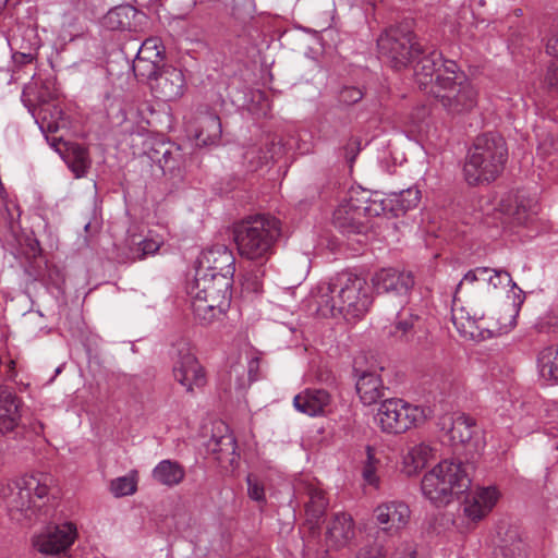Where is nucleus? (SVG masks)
<instances>
[{"label":"nucleus","instance_id":"28","mask_svg":"<svg viewBox=\"0 0 558 558\" xmlns=\"http://www.w3.org/2000/svg\"><path fill=\"white\" fill-rule=\"evenodd\" d=\"M151 477L160 485L173 487L184 480L185 470L178 461L166 459L153 469Z\"/></svg>","mask_w":558,"mask_h":558},{"label":"nucleus","instance_id":"55","mask_svg":"<svg viewBox=\"0 0 558 558\" xmlns=\"http://www.w3.org/2000/svg\"><path fill=\"white\" fill-rule=\"evenodd\" d=\"M343 150L347 160L352 163L360 151V142L356 138L350 140Z\"/></svg>","mask_w":558,"mask_h":558},{"label":"nucleus","instance_id":"39","mask_svg":"<svg viewBox=\"0 0 558 558\" xmlns=\"http://www.w3.org/2000/svg\"><path fill=\"white\" fill-rule=\"evenodd\" d=\"M159 64L160 62L158 61L144 59L135 56V59L133 60L132 64V70L140 81H147L150 84L154 82L156 75H158V72L161 69Z\"/></svg>","mask_w":558,"mask_h":558},{"label":"nucleus","instance_id":"50","mask_svg":"<svg viewBox=\"0 0 558 558\" xmlns=\"http://www.w3.org/2000/svg\"><path fill=\"white\" fill-rule=\"evenodd\" d=\"M386 557V550L384 545L378 542L377 539H374L373 542H369L362 547L359 548V550L355 554V558H385Z\"/></svg>","mask_w":558,"mask_h":558},{"label":"nucleus","instance_id":"15","mask_svg":"<svg viewBox=\"0 0 558 558\" xmlns=\"http://www.w3.org/2000/svg\"><path fill=\"white\" fill-rule=\"evenodd\" d=\"M373 287L377 294H392L405 298L414 287V278L411 272L399 271L395 268H383L372 278Z\"/></svg>","mask_w":558,"mask_h":558},{"label":"nucleus","instance_id":"1","mask_svg":"<svg viewBox=\"0 0 558 558\" xmlns=\"http://www.w3.org/2000/svg\"><path fill=\"white\" fill-rule=\"evenodd\" d=\"M312 301L319 316H343L350 320L364 316L373 303V298L365 278L341 272L328 282L318 283L312 292Z\"/></svg>","mask_w":558,"mask_h":558},{"label":"nucleus","instance_id":"20","mask_svg":"<svg viewBox=\"0 0 558 558\" xmlns=\"http://www.w3.org/2000/svg\"><path fill=\"white\" fill-rule=\"evenodd\" d=\"M499 492L494 486L482 487L464 501L463 512L471 521L477 522L486 517L496 506Z\"/></svg>","mask_w":558,"mask_h":558},{"label":"nucleus","instance_id":"24","mask_svg":"<svg viewBox=\"0 0 558 558\" xmlns=\"http://www.w3.org/2000/svg\"><path fill=\"white\" fill-rule=\"evenodd\" d=\"M355 373L357 377L356 391L365 405H372L384 397L383 380L375 372L363 371L359 373V369L355 368Z\"/></svg>","mask_w":558,"mask_h":558},{"label":"nucleus","instance_id":"57","mask_svg":"<svg viewBox=\"0 0 558 558\" xmlns=\"http://www.w3.org/2000/svg\"><path fill=\"white\" fill-rule=\"evenodd\" d=\"M416 550L412 545L407 544L403 549H398L395 554L396 558H416Z\"/></svg>","mask_w":558,"mask_h":558},{"label":"nucleus","instance_id":"58","mask_svg":"<svg viewBox=\"0 0 558 558\" xmlns=\"http://www.w3.org/2000/svg\"><path fill=\"white\" fill-rule=\"evenodd\" d=\"M29 246L33 257H36L40 254V247L37 241H33Z\"/></svg>","mask_w":558,"mask_h":558},{"label":"nucleus","instance_id":"3","mask_svg":"<svg viewBox=\"0 0 558 558\" xmlns=\"http://www.w3.org/2000/svg\"><path fill=\"white\" fill-rule=\"evenodd\" d=\"M280 235V220L269 215L248 216L233 226L239 254L250 260H267Z\"/></svg>","mask_w":558,"mask_h":558},{"label":"nucleus","instance_id":"36","mask_svg":"<svg viewBox=\"0 0 558 558\" xmlns=\"http://www.w3.org/2000/svg\"><path fill=\"white\" fill-rule=\"evenodd\" d=\"M134 15L135 10L131 5H119L107 12L102 25L110 31H124L131 27Z\"/></svg>","mask_w":558,"mask_h":558},{"label":"nucleus","instance_id":"25","mask_svg":"<svg viewBox=\"0 0 558 558\" xmlns=\"http://www.w3.org/2000/svg\"><path fill=\"white\" fill-rule=\"evenodd\" d=\"M441 61V53L433 51L424 56L414 69L415 81L418 87L432 94L433 86L436 83V75L438 72V63Z\"/></svg>","mask_w":558,"mask_h":558},{"label":"nucleus","instance_id":"6","mask_svg":"<svg viewBox=\"0 0 558 558\" xmlns=\"http://www.w3.org/2000/svg\"><path fill=\"white\" fill-rule=\"evenodd\" d=\"M378 53L391 68H407L422 52V46L416 36L403 26L387 29L377 40Z\"/></svg>","mask_w":558,"mask_h":558},{"label":"nucleus","instance_id":"32","mask_svg":"<svg viewBox=\"0 0 558 558\" xmlns=\"http://www.w3.org/2000/svg\"><path fill=\"white\" fill-rule=\"evenodd\" d=\"M537 367L543 379L558 384V345H549L539 351Z\"/></svg>","mask_w":558,"mask_h":558},{"label":"nucleus","instance_id":"11","mask_svg":"<svg viewBox=\"0 0 558 558\" xmlns=\"http://www.w3.org/2000/svg\"><path fill=\"white\" fill-rule=\"evenodd\" d=\"M76 536V526L71 522L50 525L34 536L33 546L45 556L64 557Z\"/></svg>","mask_w":558,"mask_h":558},{"label":"nucleus","instance_id":"61","mask_svg":"<svg viewBox=\"0 0 558 558\" xmlns=\"http://www.w3.org/2000/svg\"><path fill=\"white\" fill-rule=\"evenodd\" d=\"M254 151H255L254 149H252V150H247V151L245 153V158H246V159H247V158H250V155H251V154H253Z\"/></svg>","mask_w":558,"mask_h":558},{"label":"nucleus","instance_id":"64","mask_svg":"<svg viewBox=\"0 0 558 558\" xmlns=\"http://www.w3.org/2000/svg\"><path fill=\"white\" fill-rule=\"evenodd\" d=\"M322 558H329V557H327V556H324V557H322Z\"/></svg>","mask_w":558,"mask_h":558},{"label":"nucleus","instance_id":"19","mask_svg":"<svg viewBox=\"0 0 558 558\" xmlns=\"http://www.w3.org/2000/svg\"><path fill=\"white\" fill-rule=\"evenodd\" d=\"M355 536L354 521L344 512H337L328 522L325 541L327 547L341 549L350 544Z\"/></svg>","mask_w":558,"mask_h":558},{"label":"nucleus","instance_id":"41","mask_svg":"<svg viewBox=\"0 0 558 558\" xmlns=\"http://www.w3.org/2000/svg\"><path fill=\"white\" fill-rule=\"evenodd\" d=\"M61 114L62 110L53 106L52 110H49V108H39L34 117L37 118V121H40L39 126L43 132L56 133L60 128L59 119Z\"/></svg>","mask_w":558,"mask_h":558},{"label":"nucleus","instance_id":"51","mask_svg":"<svg viewBox=\"0 0 558 558\" xmlns=\"http://www.w3.org/2000/svg\"><path fill=\"white\" fill-rule=\"evenodd\" d=\"M363 97V90L355 86H344L339 92V101L347 106L359 102Z\"/></svg>","mask_w":558,"mask_h":558},{"label":"nucleus","instance_id":"47","mask_svg":"<svg viewBox=\"0 0 558 558\" xmlns=\"http://www.w3.org/2000/svg\"><path fill=\"white\" fill-rule=\"evenodd\" d=\"M264 275L265 270L262 266L245 272L242 280L243 290L253 293L262 292Z\"/></svg>","mask_w":558,"mask_h":558},{"label":"nucleus","instance_id":"40","mask_svg":"<svg viewBox=\"0 0 558 558\" xmlns=\"http://www.w3.org/2000/svg\"><path fill=\"white\" fill-rule=\"evenodd\" d=\"M392 206L389 198H381L377 193L371 197L364 196V203L361 205L363 218L377 217L390 211Z\"/></svg>","mask_w":558,"mask_h":558},{"label":"nucleus","instance_id":"59","mask_svg":"<svg viewBox=\"0 0 558 558\" xmlns=\"http://www.w3.org/2000/svg\"><path fill=\"white\" fill-rule=\"evenodd\" d=\"M43 424L40 422H36L33 426H32V429L35 434H40L43 432Z\"/></svg>","mask_w":558,"mask_h":558},{"label":"nucleus","instance_id":"21","mask_svg":"<svg viewBox=\"0 0 558 558\" xmlns=\"http://www.w3.org/2000/svg\"><path fill=\"white\" fill-rule=\"evenodd\" d=\"M438 425L441 430H446L452 442L465 444L473 437L475 420L464 413L444 415L439 418Z\"/></svg>","mask_w":558,"mask_h":558},{"label":"nucleus","instance_id":"9","mask_svg":"<svg viewBox=\"0 0 558 558\" xmlns=\"http://www.w3.org/2000/svg\"><path fill=\"white\" fill-rule=\"evenodd\" d=\"M171 355L173 377L187 392H193L195 388H201L206 384L204 368L187 342H178L173 347Z\"/></svg>","mask_w":558,"mask_h":558},{"label":"nucleus","instance_id":"16","mask_svg":"<svg viewBox=\"0 0 558 558\" xmlns=\"http://www.w3.org/2000/svg\"><path fill=\"white\" fill-rule=\"evenodd\" d=\"M19 409L20 400L12 389L0 386V435H11L13 438L24 435Z\"/></svg>","mask_w":558,"mask_h":558},{"label":"nucleus","instance_id":"8","mask_svg":"<svg viewBox=\"0 0 558 558\" xmlns=\"http://www.w3.org/2000/svg\"><path fill=\"white\" fill-rule=\"evenodd\" d=\"M375 421L383 432L402 434L425 421L424 410L402 399H386L377 410Z\"/></svg>","mask_w":558,"mask_h":558},{"label":"nucleus","instance_id":"30","mask_svg":"<svg viewBox=\"0 0 558 558\" xmlns=\"http://www.w3.org/2000/svg\"><path fill=\"white\" fill-rule=\"evenodd\" d=\"M191 306L195 318L203 325L213 323L228 310V307L211 303L208 299L202 298L196 293L192 299Z\"/></svg>","mask_w":558,"mask_h":558},{"label":"nucleus","instance_id":"18","mask_svg":"<svg viewBox=\"0 0 558 558\" xmlns=\"http://www.w3.org/2000/svg\"><path fill=\"white\" fill-rule=\"evenodd\" d=\"M305 501V525L310 530L311 537L315 538L319 535V521L325 515L328 507V499L325 492L314 484L304 486Z\"/></svg>","mask_w":558,"mask_h":558},{"label":"nucleus","instance_id":"26","mask_svg":"<svg viewBox=\"0 0 558 558\" xmlns=\"http://www.w3.org/2000/svg\"><path fill=\"white\" fill-rule=\"evenodd\" d=\"M457 301L453 300V307L451 312V319L458 332L468 339H477L482 336L483 328L480 325L482 317L471 315L464 307H457Z\"/></svg>","mask_w":558,"mask_h":558},{"label":"nucleus","instance_id":"12","mask_svg":"<svg viewBox=\"0 0 558 558\" xmlns=\"http://www.w3.org/2000/svg\"><path fill=\"white\" fill-rule=\"evenodd\" d=\"M233 278L229 276H217L208 272H196L195 288L196 294L208 299L211 303H217L229 308L231 302V288Z\"/></svg>","mask_w":558,"mask_h":558},{"label":"nucleus","instance_id":"37","mask_svg":"<svg viewBox=\"0 0 558 558\" xmlns=\"http://www.w3.org/2000/svg\"><path fill=\"white\" fill-rule=\"evenodd\" d=\"M538 211V203L534 197L517 195L513 207L509 208V214L519 225H524L531 220Z\"/></svg>","mask_w":558,"mask_h":558},{"label":"nucleus","instance_id":"63","mask_svg":"<svg viewBox=\"0 0 558 558\" xmlns=\"http://www.w3.org/2000/svg\"><path fill=\"white\" fill-rule=\"evenodd\" d=\"M56 142H57V140L53 138L52 146H56Z\"/></svg>","mask_w":558,"mask_h":558},{"label":"nucleus","instance_id":"52","mask_svg":"<svg viewBox=\"0 0 558 558\" xmlns=\"http://www.w3.org/2000/svg\"><path fill=\"white\" fill-rule=\"evenodd\" d=\"M247 494L251 499L262 502L265 501V489L264 485L253 475H247Z\"/></svg>","mask_w":558,"mask_h":558},{"label":"nucleus","instance_id":"53","mask_svg":"<svg viewBox=\"0 0 558 558\" xmlns=\"http://www.w3.org/2000/svg\"><path fill=\"white\" fill-rule=\"evenodd\" d=\"M437 68L438 72L436 77L439 74H442L444 76L457 77V81L466 80L462 73H458V65L454 61L444 60L441 58V61L438 63Z\"/></svg>","mask_w":558,"mask_h":558},{"label":"nucleus","instance_id":"62","mask_svg":"<svg viewBox=\"0 0 558 558\" xmlns=\"http://www.w3.org/2000/svg\"><path fill=\"white\" fill-rule=\"evenodd\" d=\"M8 0H0V9L7 4Z\"/></svg>","mask_w":558,"mask_h":558},{"label":"nucleus","instance_id":"31","mask_svg":"<svg viewBox=\"0 0 558 558\" xmlns=\"http://www.w3.org/2000/svg\"><path fill=\"white\" fill-rule=\"evenodd\" d=\"M150 159L158 163L165 174L172 173L175 169L180 168L182 154L180 147L161 144L153 150Z\"/></svg>","mask_w":558,"mask_h":558},{"label":"nucleus","instance_id":"2","mask_svg":"<svg viewBox=\"0 0 558 558\" xmlns=\"http://www.w3.org/2000/svg\"><path fill=\"white\" fill-rule=\"evenodd\" d=\"M507 159L508 148L501 135L493 132L477 135L463 167L465 181L470 185L495 181L504 171Z\"/></svg>","mask_w":558,"mask_h":558},{"label":"nucleus","instance_id":"17","mask_svg":"<svg viewBox=\"0 0 558 558\" xmlns=\"http://www.w3.org/2000/svg\"><path fill=\"white\" fill-rule=\"evenodd\" d=\"M410 513L409 506L398 500L383 502L374 510L376 522L383 526V531L392 533L408 524Z\"/></svg>","mask_w":558,"mask_h":558},{"label":"nucleus","instance_id":"29","mask_svg":"<svg viewBox=\"0 0 558 558\" xmlns=\"http://www.w3.org/2000/svg\"><path fill=\"white\" fill-rule=\"evenodd\" d=\"M436 449L427 442H421L411 447L403 457L404 471L408 475L416 474L425 468L429 460L434 459Z\"/></svg>","mask_w":558,"mask_h":558},{"label":"nucleus","instance_id":"34","mask_svg":"<svg viewBox=\"0 0 558 558\" xmlns=\"http://www.w3.org/2000/svg\"><path fill=\"white\" fill-rule=\"evenodd\" d=\"M526 544L515 530L507 532L501 544L495 549L494 558H525Z\"/></svg>","mask_w":558,"mask_h":558},{"label":"nucleus","instance_id":"48","mask_svg":"<svg viewBox=\"0 0 558 558\" xmlns=\"http://www.w3.org/2000/svg\"><path fill=\"white\" fill-rule=\"evenodd\" d=\"M377 463L378 461L375 459L372 448L367 447V460L363 466L362 475L364 481L374 487L379 485V477L376 474Z\"/></svg>","mask_w":558,"mask_h":558},{"label":"nucleus","instance_id":"13","mask_svg":"<svg viewBox=\"0 0 558 558\" xmlns=\"http://www.w3.org/2000/svg\"><path fill=\"white\" fill-rule=\"evenodd\" d=\"M196 272H208L233 278L235 257L227 245L215 244L201 254Z\"/></svg>","mask_w":558,"mask_h":558},{"label":"nucleus","instance_id":"10","mask_svg":"<svg viewBox=\"0 0 558 558\" xmlns=\"http://www.w3.org/2000/svg\"><path fill=\"white\" fill-rule=\"evenodd\" d=\"M364 191H350L333 210L335 228L347 235L364 233L367 230V221L362 215Z\"/></svg>","mask_w":558,"mask_h":558},{"label":"nucleus","instance_id":"33","mask_svg":"<svg viewBox=\"0 0 558 558\" xmlns=\"http://www.w3.org/2000/svg\"><path fill=\"white\" fill-rule=\"evenodd\" d=\"M421 191L416 186H411L398 193L390 194L389 207L393 216L405 214L408 210L415 208L421 201Z\"/></svg>","mask_w":558,"mask_h":558},{"label":"nucleus","instance_id":"23","mask_svg":"<svg viewBox=\"0 0 558 558\" xmlns=\"http://www.w3.org/2000/svg\"><path fill=\"white\" fill-rule=\"evenodd\" d=\"M331 396L324 389H305L293 399L295 409L310 416H317L325 412L330 404Z\"/></svg>","mask_w":558,"mask_h":558},{"label":"nucleus","instance_id":"35","mask_svg":"<svg viewBox=\"0 0 558 558\" xmlns=\"http://www.w3.org/2000/svg\"><path fill=\"white\" fill-rule=\"evenodd\" d=\"M221 121L217 114L207 113L201 119L199 129L196 132L197 143L201 145H213L221 137Z\"/></svg>","mask_w":558,"mask_h":558},{"label":"nucleus","instance_id":"27","mask_svg":"<svg viewBox=\"0 0 558 558\" xmlns=\"http://www.w3.org/2000/svg\"><path fill=\"white\" fill-rule=\"evenodd\" d=\"M209 448L216 456L217 461L225 468L232 466L239 458L235 437L230 433L220 437H213L209 441Z\"/></svg>","mask_w":558,"mask_h":558},{"label":"nucleus","instance_id":"5","mask_svg":"<svg viewBox=\"0 0 558 558\" xmlns=\"http://www.w3.org/2000/svg\"><path fill=\"white\" fill-rule=\"evenodd\" d=\"M52 477L49 474L36 473L24 475L0 487V496L5 501L12 519L21 521L36 517V499H43L49 493Z\"/></svg>","mask_w":558,"mask_h":558},{"label":"nucleus","instance_id":"14","mask_svg":"<svg viewBox=\"0 0 558 558\" xmlns=\"http://www.w3.org/2000/svg\"><path fill=\"white\" fill-rule=\"evenodd\" d=\"M150 88L155 96L165 101L181 98L186 89V81L182 70L172 65H162Z\"/></svg>","mask_w":558,"mask_h":558},{"label":"nucleus","instance_id":"44","mask_svg":"<svg viewBox=\"0 0 558 558\" xmlns=\"http://www.w3.org/2000/svg\"><path fill=\"white\" fill-rule=\"evenodd\" d=\"M69 166L77 178L84 177L90 166L87 150L81 146L73 148Z\"/></svg>","mask_w":558,"mask_h":558},{"label":"nucleus","instance_id":"38","mask_svg":"<svg viewBox=\"0 0 558 558\" xmlns=\"http://www.w3.org/2000/svg\"><path fill=\"white\" fill-rule=\"evenodd\" d=\"M546 51L555 58V61L548 66L546 82L549 87L558 90V23L553 26L546 40Z\"/></svg>","mask_w":558,"mask_h":558},{"label":"nucleus","instance_id":"45","mask_svg":"<svg viewBox=\"0 0 558 558\" xmlns=\"http://www.w3.org/2000/svg\"><path fill=\"white\" fill-rule=\"evenodd\" d=\"M418 320L417 315H410V318H402V316L398 315V320L393 324V327L390 329L389 333L400 340H409L410 336L413 333L415 322Z\"/></svg>","mask_w":558,"mask_h":558},{"label":"nucleus","instance_id":"56","mask_svg":"<svg viewBox=\"0 0 558 558\" xmlns=\"http://www.w3.org/2000/svg\"><path fill=\"white\" fill-rule=\"evenodd\" d=\"M36 58V54L33 52H20L16 51L12 54V60L15 65L22 66L28 63H32Z\"/></svg>","mask_w":558,"mask_h":558},{"label":"nucleus","instance_id":"43","mask_svg":"<svg viewBox=\"0 0 558 558\" xmlns=\"http://www.w3.org/2000/svg\"><path fill=\"white\" fill-rule=\"evenodd\" d=\"M137 489V481L135 476L125 475L114 478L110 483V492L114 497H124L133 495Z\"/></svg>","mask_w":558,"mask_h":558},{"label":"nucleus","instance_id":"49","mask_svg":"<svg viewBox=\"0 0 558 558\" xmlns=\"http://www.w3.org/2000/svg\"><path fill=\"white\" fill-rule=\"evenodd\" d=\"M487 272V267H476L474 269L469 270L460 280L456 288L454 301H457L458 295L463 291L465 286H472L476 282H482V279H485L484 277Z\"/></svg>","mask_w":558,"mask_h":558},{"label":"nucleus","instance_id":"46","mask_svg":"<svg viewBox=\"0 0 558 558\" xmlns=\"http://www.w3.org/2000/svg\"><path fill=\"white\" fill-rule=\"evenodd\" d=\"M488 272L485 275V279H482L483 283H486L488 287L493 289H497L501 286H512L513 288L517 284L512 281L510 274L504 269H494L487 267Z\"/></svg>","mask_w":558,"mask_h":558},{"label":"nucleus","instance_id":"60","mask_svg":"<svg viewBox=\"0 0 558 558\" xmlns=\"http://www.w3.org/2000/svg\"><path fill=\"white\" fill-rule=\"evenodd\" d=\"M513 14H514L515 16H521V15L523 14V11H522V9H514V10H513Z\"/></svg>","mask_w":558,"mask_h":558},{"label":"nucleus","instance_id":"42","mask_svg":"<svg viewBox=\"0 0 558 558\" xmlns=\"http://www.w3.org/2000/svg\"><path fill=\"white\" fill-rule=\"evenodd\" d=\"M163 46L159 38H147L138 48L136 57L161 62L163 59Z\"/></svg>","mask_w":558,"mask_h":558},{"label":"nucleus","instance_id":"54","mask_svg":"<svg viewBox=\"0 0 558 558\" xmlns=\"http://www.w3.org/2000/svg\"><path fill=\"white\" fill-rule=\"evenodd\" d=\"M159 250V242L153 239H145L138 243L137 247V258L142 259L148 255L155 254Z\"/></svg>","mask_w":558,"mask_h":558},{"label":"nucleus","instance_id":"7","mask_svg":"<svg viewBox=\"0 0 558 558\" xmlns=\"http://www.w3.org/2000/svg\"><path fill=\"white\" fill-rule=\"evenodd\" d=\"M432 94L452 117L470 113L478 101V93L469 80L457 81L442 74L437 76Z\"/></svg>","mask_w":558,"mask_h":558},{"label":"nucleus","instance_id":"22","mask_svg":"<svg viewBox=\"0 0 558 558\" xmlns=\"http://www.w3.org/2000/svg\"><path fill=\"white\" fill-rule=\"evenodd\" d=\"M57 97V93L50 81L41 82L32 81L26 84L22 92V102L28 111L36 116L39 108H46L48 102Z\"/></svg>","mask_w":558,"mask_h":558},{"label":"nucleus","instance_id":"4","mask_svg":"<svg viewBox=\"0 0 558 558\" xmlns=\"http://www.w3.org/2000/svg\"><path fill=\"white\" fill-rule=\"evenodd\" d=\"M471 469L469 463L461 461H440L423 476L421 482L423 495L437 506L447 505L454 495L469 489Z\"/></svg>","mask_w":558,"mask_h":558}]
</instances>
